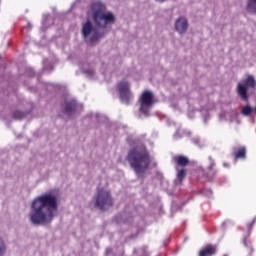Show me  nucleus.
Returning a JSON list of instances; mask_svg holds the SVG:
<instances>
[{
    "label": "nucleus",
    "mask_w": 256,
    "mask_h": 256,
    "mask_svg": "<svg viewBox=\"0 0 256 256\" xmlns=\"http://www.w3.org/2000/svg\"><path fill=\"white\" fill-rule=\"evenodd\" d=\"M191 141L194 145H196V147H199L200 149H203V147H205V141L201 140L199 136L192 138Z\"/></svg>",
    "instance_id": "nucleus-18"
},
{
    "label": "nucleus",
    "mask_w": 256,
    "mask_h": 256,
    "mask_svg": "<svg viewBox=\"0 0 256 256\" xmlns=\"http://www.w3.org/2000/svg\"><path fill=\"white\" fill-rule=\"evenodd\" d=\"M222 117H223V114H220V119H222Z\"/></svg>",
    "instance_id": "nucleus-34"
},
{
    "label": "nucleus",
    "mask_w": 256,
    "mask_h": 256,
    "mask_svg": "<svg viewBox=\"0 0 256 256\" xmlns=\"http://www.w3.org/2000/svg\"><path fill=\"white\" fill-rule=\"evenodd\" d=\"M200 112H201V115L203 117L204 123H207V119H209V109L201 108Z\"/></svg>",
    "instance_id": "nucleus-24"
},
{
    "label": "nucleus",
    "mask_w": 256,
    "mask_h": 256,
    "mask_svg": "<svg viewBox=\"0 0 256 256\" xmlns=\"http://www.w3.org/2000/svg\"><path fill=\"white\" fill-rule=\"evenodd\" d=\"M57 209V197L51 193L42 194L32 201L29 213L30 221L33 225L51 223L55 219Z\"/></svg>",
    "instance_id": "nucleus-1"
},
{
    "label": "nucleus",
    "mask_w": 256,
    "mask_h": 256,
    "mask_svg": "<svg viewBox=\"0 0 256 256\" xmlns=\"http://www.w3.org/2000/svg\"><path fill=\"white\" fill-rule=\"evenodd\" d=\"M118 91L120 93V101L125 105H129L133 101V93L129 89V82H120L118 84Z\"/></svg>",
    "instance_id": "nucleus-8"
},
{
    "label": "nucleus",
    "mask_w": 256,
    "mask_h": 256,
    "mask_svg": "<svg viewBox=\"0 0 256 256\" xmlns=\"http://www.w3.org/2000/svg\"><path fill=\"white\" fill-rule=\"evenodd\" d=\"M111 253H113V249H111V247H107L106 248V255H111Z\"/></svg>",
    "instance_id": "nucleus-29"
},
{
    "label": "nucleus",
    "mask_w": 256,
    "mask_h": 256,
    "mask_svg": "<svg viewBox=\"0 0 256 256\" xmlns=\"http://www.w3.org/2000/svg\"><path fill=\"white\" fill-rule=\"evenodd\" d=\"M105 4L100 1L93 2L90 6V14L97 27L105 28L107 25L115 22V15L106 11Z\"/></svg>",
    "instance_id": "nucleus-3"
},
{
    "label": "nucleus",
    "mask_w": 256,
    "mask_h": 256,
    "mask_svg": "<svg viewBox=\"0 0 256 256\" xmlns=\"http://www.w3.org/2000/svg\"><path fill=\"white\" fill-rule=\"evenodd\" d=\"M174 161H176L177 165L180 167H186V165H189V158L186 156H176L174 157Z\"/></svg>",
    "instance_id": "nucleus-13"
},
{
    "label": "nucleus",
    "mask_w": 256,
    "mask_h": 256,
    "mask_svg": "<svg viewBox=\"0 0 256 256\" xmlns=\"http://www.w3.org/2000/svg\"><path fill=\"white\" fill-rule=\"evenodd\" d=\"M242 115H244L245 117H249V115H251L253 113V107L246 105L242 108L241 111Z\"/></svg>",
    "instance_id": "nucleus-21"
},
{
    "label": "nucleus",
    "mask_w": 256,
    "mask_h": 256,
    "mask_svg": "<svg viewBox=\"0 0 256 256\" xmlns=\"http://www.w3.org/2000/svg\"><path fill=\"white\" fill-rule=\"evenodd\" d=\"M82 73L88 77V79H94L95 78V69L93 67L89 68H82Z\"/></svg>",
    "instance_id": "nucleus-15"
},
{
    "label": "nucleus",
    "mask_w": 256,
    "mask_h": 256,
    "mask_svg": "<svg viewBox=\"0 0 256 256\" xmlns=\"http://www.w3.org/2000/svg\"><path fill=\"white\" fill-rule=\"evenodd\" d=\"M187 175V171L185 169H181L177 172V178L174 181L175 185H181L183 183V179H185Z\"/></svg>",
    "instance_id": "nucleus-14"
},
{
    "label": "nucleus",
    "mask_w": 256,
    "mask_h": 256,
    "mask_svg": "<svg viewBox=\"0 0 256 256\" xmlns=\"http://www.w3.org/2000/svg\"><path fill=\"white\" fill-rule=\"evenodd\" d=\"M29 29H31V24H28Z\"/></svg>",
    "instance_id": "nucleus-33"
},
{
    "label": "nucleus",
    "mask_w": 256,
    "mask_h": 256,
    "mask_svg": "<svg viewBox=\"0 0 256 256\" xmlns=\"http://www.w3.org/2000/svg\"><path fill=\"white\" fill-rule=\"evenodd\" d=\"M174 29L179 35H183L187 33V29H189V21L187 18L180 16L175 20Z\"/></svg>",
    "instance_id": "nucleus-10"
},
{
    "label": "nucleus",
    "mask_w": 256,
    "mask_h": 256,
    "mask_svg": "<svg viewBox=\"0 0 256 256\" xmlns=\"http://www.w3.org/2000/svg\"><path fill=\"white\" fill-rule=\"evenodd\" d=\"M223 166H224V167H229V165H227V163H224Z\"/></svg>",
    "instance_id": "nucleus-32"
},
{
    "label": "nucleus",
    "mask_w": 256,
    "mask_h": 256,
    "mask_svg": "<svg viewBox=\"0 0 256 256\" xmlns=\"http://www.w3.org/2000/svg\"><path fill=\"white\" fill-rule=\"evenodd\" d=\"M114 220L116 223H127V219H125V213L117 214Z\"/></svg>",
    "instance_id": "nucleus-22"
},
{
    "label": "nucleus",
    "mask_w": 256,
    "mask_h": 256,
    "mask_svg": "<svg viewBox=\"0 0 256 256\" xmlns=\"http://www.w3.org/2000/svg\"><path fill=\"white\" fill-rule=\"evenodd\" d=\"M49 19H51V15L46 14L43 16L42 24L44 27H49V24H47V21H49Z\"/></svg>",
    "instance_id": "nucleus-27"
},
{
    "label": "nucleus",
    "mask_w": 256,
    "mask_h": 256,
    "mask_svg": "<svg viewBox=\"0 0 256 256\" xmlns=\"http://www.w3.org/2000/svg\"><path fill=\"white\" fill-rule=\"evenodd\" d=\"M210 164L208 166V173H207V179L208 181H213L215 177H217L218 171L214 169L215 167V160L211 156H209Z\"/></svg>",
    "instance_id": "nucleus-11"
},
{
    "label": "nucleus",
    "mask_w": 256,
    "mask_h": 256,
    "mask_svg": "<svg viewBox=\"0 0 256 256\" xmlns=\"http://www.w3.org/2000/svg\"><path fill=\"white\" fill-rule=\"evenodd\" d=\"M153 93L151 91H144L140 97V108L139 111L144 117H149V111L153 107Z\"/></svg>",
    "instance_id": "nucleus-7"
},
{
    "label": "nucleus",
    "mask_w": 256,
    "mask_h": 256,
    "mask_svg": "<svg viewBox=\"0 0 256 256\" xmlns=\"http://www.w3.org/2000/svg\"><path fill=\"white\" fill-rule=\"evenodd\" d=\"M247 150L245 147H240L237 152L234 153L235 159H245Z\"/></svg>",
    "instance_id": "nucleus-16"
},
{
    "label": "nucleus",
    "mask_w": 256,
    "mask_h": 256,
    "mask_svg": "<svg viewBox=\"0 0 256 256\" xmlns=\"http://www.w3.org/2000/svg\"><path fill=\"white\" fill-rule=\"evenodd\" d=\"M247 9L249 13H256V0H248Z\"/></svg>",
    "instance_id": "nucleus-20"
},
{
    "label": "nucleus",
    "mask_w": 256,
    "mask_h": 256,
    "mask_svg": "<svg viewBox=\"0 0 256 256\" xmlns=\"http://www.w3.org/2000/svg\"><path fill=\"white\" fill-rule=\"evenodd\" d=\"M157 3H165V0H155Z\"/></svg>",
    "instance_id": "nucleus-31"
},
{
    "label": "nucleus",
    "mask_w": 256,
    "mask_h": 256,
    "mask_svg": "<svg viewBox=\"0 0 256 256\" xmlns=\"http://www.w3.org/2000/svg\"><path fill=\"white\" fill-rule=\"evenodd\" d=\"M104 35L105 32L93 26L91 20H87L82 24V37H84V39H88V37L91 36L89 39L90 43H97V40L101 39Z\"/></svg>",
    "instance_id": "nucleus-4"
},
{
    "label": "nucleus",
    "mask_w": 256,
    "mask_h": 256,
    "mask_svg": "<svg viewBox=\"0 0 256 256\" xmlns=\"http://www.w3.org/2000/svg\"><path fill=\"white\" fill-rule=\"evenodd\" d=\"M185 135H191V132L187 130L178 129L174 134V139H181V137H185Z\"/></svg>",
    "instance_id": "nucleus-19"
},
{
    "label": "nucleus",
    "mask_w": 256,
    "mask_h": 256,
    "mask_svg": "<svg viewBox=\"0 0 256 256\" xmlns=\"http://www.w3.org/2000/svg\"><path fill=\"white\" fill-rule=\"evenodd\" d=\"M255 85L256 81L253 75H248L244 81L238 83L237 91L242 101L249 100V94H247V91L248 89H255Z\"/></svg>",
    "instance_id": "nucleus-6"
},
{
    "label": "nucleus",
    "mask_w": 256,
    "mask_h": 256,
    "mask_svg": "<svg viewBox=\"0 0 256 256\" xmlns=\"http://www.w3.org/2000/svg\"><path fill=\"white\" fill-rule=\"evenodd\" d=\"M47 62H48L47 59L43 60V69H44V71H53V65L49 64L47 66Z\"/></svg>",
    "instance_id": "nucleus-25"
},
{
    "label": "nucleus",
    "mask_w": 256,
    "mask_h": 256,
    "mask_svg": "<svg viewBox=\"0 0 256 256\" xmlns=\"http://www.w3.org/2000/svg\"><path fill=\"white\" fill-rule=\"evenodd\" d=\"M234 117H237V113H234Z\"/></svg>",
    "instance_id": "nucleus-35"
},
{
    "label": "nucleus",
    "mask_w": 256,
    "mask_h": 256,
    "mask_svg": "<svg viewBox=\"0 0 256 256\" xmlns=\"http://www.w3.org/2000/svg\"><path fill=\"white\" fill-rule=\"evenodd\" d=\"M127 161L140 179L145 177V171H147L149 165H151V157L145 146L130 149L127 155Z\"/></svg>",
    "instance_id": "nucleus-2"
},
{
    "label": "nucleus",
    "mask_w": 256,
    "mask_h": 256,
    "mask_svg": "<svg viewBox=\"0 0 256 256\" xmlns=\"http://www.w3.org/2000/svg\"><path fill=\"white\" fill-rule=\"evenodd\" d=\"M95 207H99L101 211H107V209L113 207L111 193L105 189L98 190L95 197Z\"/></svg>",
    "instance_id": "nucleus-5"
},
{
    "label": "nucleus",
    "mask_w": 256,
    "mask_h": 256,
    "mask_svg": "<svg viewBox=\"0 0 256 256\" xmlns=\"http://www.w3.org/2000/svg\"><path fill=\"white\" fill-rule=\"evenodd\" d=\"M6 252H7V247L5 246V242L3 241V238L0 237V256H5Z\"/></svg>",
    "instance_id": "nucleus-23"
},
{
    "label": "nucleus",
    "mask_w": 256,
    "mask_h": 256,
    "mask_svg": "<svg viewBox=\"0 0 256 256\" xmlns=\"http://www.w3.org/2000/svg\"><path fill=\"white\" fill-rule=\"evenodd\" d=\"M215 253H217L215 246H206L200 251L199 256H212L215 255Z\"/></svg>",
    "instance_id": "nucleus-12"
},
{
    "label": "nucleus",
    "mask_w": 256,
    "mask_h": 256,
    "mask_svg": "<svg viewBox=\"0 0 256 256\" xmlns=\"http://www.w3.org/2000/svg\"><path fill=\"white\" fill-rule=\"evenodd\" d=\"M82 109L83 106L78 104L77 100H70L66 102L63 113L68 115V117H71V115H75V113H78V111H81Z\"/></svg>",
    "instance_id": "nucleus-9"
},
{
    "label": "nucleus",
    "mask_w": 256,
    "mask_h": 256,
    "mask_svg": "<svg viewBox=\"0 0 256 256\" xmlns=\"http://www.w3.org/2000/svg\"><path fill=\"white\" fill-rule=\"evenodd\" d=\"M27 117V112H21L19 110L14 111L12 114V119L19 121L20 119H25Z\"/></svg>",
    "instance_id": "nucleus-17"
},
{
    "label": "nucleus",
    "mask_w": 256,
    "mask_h": 256,
    "mask_svg": "<svg viewBox=\"0 0 256 256\" xmlns=\"http://www.w3.org/2000/svg\"><path fill=\"white\" fill-rule=\"evenodd\" d=\"M46 87L48 89V91H51V89H54L55 91H57V89H59V84H54V83H47Z\"/></svg>",
    "instance_id": "nucleus-26"
},
{
    "label": "nucleus",
    "mask_w": 256,
    "mask_h": 256,
    "mask_svg": "<svg viewBox=\"0 0 256 256\" xmlns=\"http://www.w3.org/2000/svg\"><path fill=\"white\" fill-rule=\"evenodd\" d=\"M142 251H143V256H147V247H143L142 248Z\"/></svg>",
    "instance_id": "nucleus-30"
},
{
    "label": "nucleus",
    "mask_w": 256,
    "mask_h": 256,
    "mask_svg": "<svg viewBox=\"0 0 256 256\" xmlns=\"http://www.w3.org/2000/svg\"><path fill=\"white\" fill-rule=\"evenodd\" d=\"M203 195H205V197H213V191H211V189H206V190H203Z\"/></svg>",
    "instance_id": "nucleus-28"
}]
</instances>
